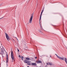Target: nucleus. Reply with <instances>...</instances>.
Returning <instances> with one entry per match:
<instances>
[{
	"label": "nucleus",
	"instance_id": "23",
	"mask_svg": "<svg viewBox=\"0 0 67 67\" xmlns=\"http://www.w3.org/2000/svg\"><path fill=\"white\" fill-rule=\"evenodd\" d=\"M50 57H52V56L51 55H50Z\"/></svg>",
	"mask_w": 67,
	"mask_h": 67
},
{
	"label": "nucleus",
	"instance_id": "3",
	"mask_svg": "<svg viewBox=\"0 0 67 67\" xmlns=\"http://www.w3.org/2000/svg\"><path fill=\"white\" fill-rule=\"evenodd\" d=\"M55 55L57 57V58H59V59H62V60H64V58H62L61 57L58 56V55H57V54H55Z\"/></svg>",
	"mask_w": 67,
	"mask_h": 67
},
{
	"label": "nucleus",
	"instance_id": "4",
	"mask_svg": "<svg viewBox=\"0 0 67 67\" xmlns=\"http://www.w3.org/2000/svg\"><path fill=\"white\" fill-rule=\"evenodd\" d=\"M11 56L13 60H14V55H13V51L11 52Z\"/></svg>",
	"mask_w": 67,
	"mask_h": 67
},
{
	"label": "nucleus",
	"instance_id": "12",
	"mask_svg": "<svg viewBox=\"0 0 67 67\" xmlns=\"http://www.w3.org/2000/svg\"><path fill=\"white\" fill-rule=\"evenodd\" d=\"M65 63H66L67 64V58H65Z\"/></svg>",
	"mask_w": 67,
	"mask_h": 67
},
{
	"label": "nucleus",
	"instance_id": "21",
	"mask_svg": "<svg viewBox=\"0 0 67 67\" xmlns=\"http://www.w3.org/2000/svg\"><path fill=\"white\" fill-rule=\"evenodd\" d=\"M37 58V57H35V59H36V58Z\"/></svg>",
	"mask_w": 67,
	"mask_h": 67
},
{
	"label": "nucleus",
	"instance_id": "24",
	"mask_svg": "<svg viewBox=\"0 0 67 67\" xmlns=\"http://www.w3.org/2000/svg\"><path fill=\"white\" fill-rule=\"evenodd\" d=\"M1 67V64H0V67Z\"/></svg>",
	"mask_w": 67,
	"mask_h": 67
},
{
	"label": "nucleus",
	"instance_id": "26",
	"mask_svg": "<svg viewBox=\"0 0 67 67\" xmlns=\"http://www.w3.org/2000/svg\"><path fill=\"white\" fill-rule=\"evenodd\" d=\"M1 53H0V55H1Z\"/></svg>",
	"mask_w": 67,
	"mask_h": 67
},
{
	"label": "nucleus",
	"instance_id": "31",
	"mask_svg": "<svg viewBox=\"0 0 67 67\" xmlns=\"http://www.w3.org/2000/svg\"><path fill=\"white\" fill-rule=\"evenodd\" d=\"M39 32H40V31H39Z\"/></svg>",
	"mask_w": 67,
	"mask_h": 67
},
{
	"label": "nucleus",
	"instance_id": "10",
	"mask_svg": "<svg viewBox=\"0 0 67 67\" xmlns=\"http://www.w3.org/2000/svg\"><path fill=\"white\" fill-rule=\"evenodd\" d=\"M26 59L27 60H31V59L29 57H27L26 58Z\"/></svg>",
	"mask_w": 67,
	"mask_h": 67
},
{
	"label": "nucleus",
	"instance_id": "27",
	"mask_svg": "<svg viewBox=\"0 0 67 67\" xmlns=\"http://www.w3.org/2000/svg\"><path fill=\"white\" fill-rule=\"evenodd\" d=\"M27 67H30V66H27Z\"/></svg>",
	"mask_w": 67,
	"mask_h": 67
},
{
	"label": "nucleus",
	"instance_id": "11",
	"mask_svg": "<svg viewBox=\"0 0 67 67\" xmlns=\"http://www.w3.org/2000/svg\"><path fill=\"white\" fill-rule=\"evenodd\" d=\"M24 62L25 63H28V61L27 60H24Z\"/></svg>",
	"mask_w": 67,
	"mask_h": 67
},
{
	"label": "nucleus",
	"instance_id": "16",
	"mask_svg": "<svg viewBox=\"0 0 67 67\" xmlns=\"http://www.w3.org/2000/svg\"><path fill=\"white\" fill-rule=\"evenodd\" d=\"M44 9H43L42 10V11L41 12L43 13V12H44Z\"/></svg>",
	"mask_w": 67,
	"mask_h": 67
},
{
	"label": "nucleus",
	"instance_id": "8",
	"mask_svg": "<svg viewBox=\"0 0 67 67\" xmlns=\"http://www.w3.org/2000/svg\"><path fill=\"white\" fill-rule=\"evenodd\" d=\"M46 64L48 65H49L50 66H51L52 65V64L51 63H46Z\"/></svg>",
	"mask_w": 67,
	"mask_h": 67
},
{
	"label": "nucleus",
	"instance_id": "2",
	"mask_svg": "<svg viewBox=\"0 0 67 67\" xmlns=\"http://www.w3.org/2000/svg\"><path fill=\"white\" fill-rule=\"evenodd\" d=\"M5 35L8 41H9V40H10V37H9V36H8V35L6 33H5Z\"/></svg>",
	"mask_w": 67,
	"mask_h": 67
},
{
	"label": "nucleus",
	"instance_id": "18",
	"mask_svg": "<svg viewBox=\"0 0 67 67\" xmlns=\"http://www.w3.org/2000/svg\"><path fill=\"white\" fill-rule=\"evenodd\" d=\"M19 57H20V58H21V56L20 55H19Z\"/></svg>",
	"mask_w": 67,
	"mask_h": 67
},
{
	"label": "nucleus",
	"instance_id": "17",
	"mask_svg": "<svg viewBox=\"0 0 67 67\" xmlns=\"http://www.w3.org/2000/svg\"><path fill=\"white\" fill-rule=\"evenodd\" d=\"M25 50H27V47H26L25 48Z\"/></svg>",
	"mask_w": 67,
	"mask_h": 67
},
{
	"label": "nucleus",
	"instance_id": "13",
	"mask_svg": "<svg viewBox=\"0 0 67 67\" xmlns=\"http://www.w3.org/2000/svg\"><path fill=\"white\" fill-rule=\"evenodd\" d=\"M21 60H23V58H24L23 57V56H22L21 57Z\"/></svg>",
	"mask_w": 67,
	"mask_h": 67
},
{
	"label": "nucleus",
	"instance_id": "15",
	"mask_svg": "<svg viewBox=\"0 0 67 67\" xmlns=\"http://www.w3.org/2000/svg\"><path fill=\"white\" fill-rule=\"evenodd\" d=\"M31 63V61H28V63Z\"/></svg>",
	"mask_w": 67,
	"mask_h": 67
},
{
	"label": "nucleus",
	"instance_id": "14",
	"mask_svg": "<svg viewBox=\"0 0 67 67\" xmlns=\"http://www.w3.org/2000/svg\"><path fill=\"white\" fill-rule=\"evenodd\" d=\"M27 64H28V65H31V63H28Z\"/></svg>",
	"mask_w": 67,
	"mask_h": 67
},
{
	"label": "nucleus",
	"instance_id": "1",
	"mask_svg": "<svg viewBox=\"0 0 67 67\" xmlns=\"http://www.w3.org/2000/svg\"><path fill=\"white\" fill-rule=\"evenodd\" d=\"M33 13L32 14H31V16L29 20V23H32V19H33Z\"/></svg>",
	"mask_w": 67,
	"mask_h": 67
},
{
	"label": "nucleus",
	"instance_id": "9",
	"mask_svg": "<svg viewBox=\"0 0 67 67\" xmlns=\"http://www.w3.org/2000/svg\"><path fill=\"white\" fill-rule=\"evenodd\" d=\"M31 65L34 66H36V64L35 63H31Z\"/></svg>",
	"mask_w": 67,
	"mask_h": 67
},
{
	"label": "nucleus",
	"instance_id": "19",
	"mask_svg": "<svg viewBox=\"0 0 67 67\" xmlns=\"http://www.w3.org/2000/svg\"><path fill=\"white\" fill-rule=\"evenodd\" d=\"M18 49V52H19V49Z\"/></svg>",
	"mask_w": 67,
	"mask_h": 67
},
{
	"label": "nucleus",
	"instance_id": "25",
	"mask_svg": "<svg viewBox=\"0 0 67 67\" xmlns=\"http://www.w3.org/2000/svg\"><path fill=\"white\" fill-rule=\"evenodd\" d=\"M40 33H41V31H40Z\"/></svg>",
	"mask_w": 67,
	"mask_h": 67
},
{
	"label": "nucleus",
	"instance_id": "30",
	"mask_svg": "<svg viewBox=\"0 0 67 67\" xmlns=\"http://www.w3.org/2000/svg\"><path fill=\"white\" fill-rule=\"evenodd\" d=\"M17 38V40H18V39H17V38Z\"/></svg>",
	"mask_w": 67,
	"mask_h": 67
},
{
	"label": "nucleus",
	"instance_id": "29",
	"mask_svg": "<svg viewBox=\"0 0 67 67\" xmlns=\"http://www.w3.org/2000/svg\"><path fill=\"white\" fill-rule=\"evenodd\" d=\"M0 48H1V47H0Z\"/></svg>",
	"mask_w": 67,
	"mask_h": 67
},
{
	"label": "nucleus",
	"instance_id": "28",
	"mask_svg": "<svg viewBox=\"0 0 67 67\" xmlns=\"http://www.w3.org/2000/svg\"><path fill=\"white\" fill-rule=\"evenodd\" d=\"M13 40V41H14V40Z\"/></svg>",
	"mask_w": 67,
	"mask_h": 67
},
{
	"label": "nucleus",
	"instance_id": "7",
	"mask_svg": "<svg viewBox=\"0 0 67 67\" xmlns=\"http://www.w3.org/2000/svg\"><path fill=\"white\" fill-rule=\"evenodd\" d=\"M36 62H37V64H39L40 63H42V62L40 60L38 61H36Z\"/></svg>",
	"mask_w": 67,
	"mask_h": 67
},
{
	"label": "nucleus",
	"instance_id": "6",
	"mask_svg": "<svg viewBox=\"0 0 67 67\" xmlns=\"http://www.w3.org/2000/svg\"><path fill=\"white\" fill-rule=\"evenodd\" d=\"M7 57L6 58V59H7L6 63H8V61H9V59H8V54H7Z\"/></svg>",
	"mask_w": 67,
	"mask_h": 67
},
{
	"label": "nucleus",
	"instance_id": "20",
	"mask_svg": "<svg viewBox=\"0 0 67 67\" xmlns=\"http://www.w3.org/2000/svg\"><path fill=\"white\" fill-rule=\"evenodd\" d=\"M3 17L1 18H0V20H1V19H3Z\"/></svg>",
	"mask_w": 67,
	"mask_h": 67
},
{
	"label": "nucleus",
	"instance_id": "5",
	"mask_svg": "<svg viewBox=\"0 0 67 67\" xmlns=\"http://www.w3.org/2000/svg\"><path fill=\"white\" fill-rule=\"evenodd\" d=\"M42 13H43L41 12L40 14V19H39V21H40V23L41 22V21H40L41 20V18H42Z\"/></svg>",
	"mask_w": 67,
	"mask_h": 67
},
{
	"label": "nucleus",
	"instance_id": "22",
	"mask_svg": "<svg viewBox=\"0 0 67 67\" xmlns=\"http://www.w3.org/2000/svg\"><path fill=\"white\" fill-rule=\"evenodd\" d=\"M1 5H2V4H0V6H1Z\"/></svg>",
	"mask_w": 67,
	"mask_h": 67
}]
</instances>
